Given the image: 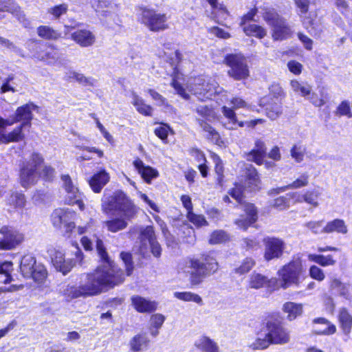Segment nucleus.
Here are the masks:
<instances>
[{
  "label": "nucleus",
  "mask_w": 352,
  "mask_h": 352,
  "mask_svg": "<svg viewBox=\"0 0 352 352\" xmlns=\"http://www.w3.org/2000/svg\"><path fill=\"white\" fill-rule=\"evenodd\" d=\"M96 250L100 258V265L94 272L87 274L80 286L67 285L63 289V294L67 300L96 296L105 288H112L123 283L124 274L109 257L101 239L96 240Z\"/></svg>",
  "instance_id": "1"
},
{
  "label": "nucleus",
  "mask_w": 352,
  "mask_h": 352,
  "mask_svg": "<svg viewBox=\"0 0 352 352\" xmlns=\"http://www.w3.org/2000/svg\"><path fill=\"white\" fill-rule=\"evenodd\" d=\"M177 269L179 274L189 276L190 283L197 285L206 276L215 273L219 269V264L215 258L210 256H206L202 260L186 258L178 263Z\"/></svg>",
  "instance_id": "2"
},
{
  "label": "nucleus",
  "mask_w": 352,
  "mask_h": 352,
  "mask_svg": "<svg viewBox=\"0 0 352 352\" xmlns=\"http://www.w3.org/2000/svg\"><path fill=\"white\" fill-rule=\"evenodd\" d=\"M54 172L52 167L43 164V158L40 154L34 153L21 170V184L27 188L36 184L39 177L50 180L53 178Z\"/></svg>",
  "instance_id": "3"
},
{
  "label": "nucleus",
  "mask_w": 352,
  "mask_h": 352,
  "mask_svg": "<svg viewBox=\"0 0 352 352\" xmlns=\"http://www.w3.org/2000/svg\"><path fill=\"white\" fill-rule=\"evenodd\" d=\"M102 210L106 214L118 212L127 218H133L137 213L136 206L122 191H116L109 196L105 195L102 199Z\"/></svg>",
  "instance_id": "4"
},
{
  "label": "nucleus",
  "mask_w": 352,
  "mask_h": 352,
  "mask_svg": "<svg viewBox=\"0 0 352 352\" xmlns=\"http://www.w3.org/2000/svg\"><path fill=\"white\" fill-rule=\"evenodd\" d=\"M305 272L300 258H297L291 261L278 270L277 274L279 278L277 279L278 284L275 283L274 289H286L292 285L298 286L300 283V277Z\"/></svg>",
  "instance_id": "5"
},
{
  "label": "nucleus",
  "mask_w": 352,
  "mask_h": 352,
  "mask_svg": "<svg viewBox=\"0 0 352 352\" xmlns=\"http://www.w3.org/2000/svg\"><path fill=\"white\" fill-rule=\"evenodd\" d=\"M186 86L188 91L201 101L212 100L215 96L226 93L214 80L203 77L190 78Z\"/></svg>",
  "instance_id": "6"
},
{
  "label": "nucleus",
  "mask_w": 352,
  "mask_h": 352,
  "mask_svg": "<svg viewBox=\"0 0 352 352\" xmlns=\"http://www.w3.org/2000/svg\"><path fill=\"white\" fill-rule=\"evenodd\" d=\"M229 194L239 204L240 208L245 213L236 219L234 223L239 228L246 230L257 221V210L254 204L243 201V192L240 186L236 185Z\"/></svg>",
  "instance_id": "7"
},
{
  "label": "nucleus",
  "mask_w": 352,
  "mask_h": 352,
  "mask_svg": "<svg viewBox=\"0 0 352 352\" xmlns=\"http://www.w3.org/2000/svg\"><path fill=\"white\" fill-rule=\"evenodd\" d=\"M196 112L203 118L198 119L197 121L202 130L206 133V138L218 146H224V142L221 138L219 133L204 120L212 122L216 120L217 116L214 109L207 105H199L197 107Z\"/></svg>",
  "instance_id": "8"
},
{
  "label": "nucleus",
  "mask_w": 352,
  "mask_h": 352,
  "mask_svg": "<svg viewBox=\"0 0 352 352\" xmlns=\"http://www.w3.org/2000/svg\"><path fill=\"white\" fill-rule=\"evenodd\" d=\"M263 19L272 28L274 40H284L292 36L293 30L291 26L273 9L267 10L263 13Z\"/></svg>",
  "instance_id": "9"
},
{
  "label": "nucleus",
  "mask_w": 352,
  "mask_h": 352,
  "mask_svg": "<svg viewBox=\"0 0 352 352\" xmlns=\"http://www.w3.org/2000/svg\"><path fill=\"white\" fill-rule=\"evenodd\" d=\"M139 21L152 32L164 31L168 28L166 14L157 12L154 9L141 8Z\"/></svg>",
  "instance_id": "10"
},
{
  "label": "nucleus",
  "mask_w": 352,
  "mask_h": 352,
  "mask_svg": "<svg viewBox=\"0 0 352 352\" xmlns=\"http://www.w3.org/2000/svg\"><path fill=\"white\" fill-rule=\"evenodd\" d=\"M136 248H138L139 253L143 256H146L149 252H151L155 257L160 256L162 248L159 243L156 241L152 226H146L141 228Z\"/></svg>",
  "instance_id": "11"
},
{
  "label": "nucleus",
  "mask_w": 352,
  "mask_h": 352,
  "mask_svg": "<svg viewBox=\"0 0 352 352\" xmlns=\"http://www.w3.org/2000/svg\"><path fill=\"white\" fill-rule=\"evenodd\" d=\"M20 271L25 278H32L38 283H42L47 277L45 266L36 263L35 258L31 255H25L22 258Z\"/></svg>",
  "instance_id": "12"
},
{
  "label": "nucleus",
  "mask_w": 352,
  "mask_h": 352,
  "mask_svg": "<svg viewBox=\"0 0 352 352\" xmlns=\"http://www.w3.org/2000/svg\"><path fill=\"white\" fill-rule=\"evenodd\" d=\"M225 63L230 67L228 71L229 76L234 80H244L250 76L246 59L243 54H228L225 58Z\"/></svg>",
  "instance_id": "13"
},
{
  "label": "nucleus",
  "mask_w": 352,
  "mask_h": 352,
  "mask_svg": "<svg viewBox=\"0 0 352 352\" xmlns=\"http://www.w3.org/2000/svg\"><path fill=\"white\" fill-rule=\"evenodd\" d=\"M63 186L65 191V202L69 205H77L80 210L85 208L82 201L83 195L79 191L77 184L72 179L69 175L61 177Z\"/></svg>",
  "instance_id": "14"
},
{
  "label": "nucleus",
  "mask_w": 352,
  "mask_h": 352,
  "mask_svg": "<svg viewBox=\"0 0 352 352\" xmlns=\"http://www.w3.org/2000/svg\"><path fill=\"white\" fill-rule=\"evenodd\" d=\"M76 213L68 208H57L51 214V221L56 228H64L67 233L75 228L74 220Z\"/></svg>",
  "instance_id": "15"
},
{
  "label": "nucleus",
  "mask_w": 352,
  "mask_h": 352,
  "mask_svg": "<svg viewBox=\"0 0 352 352\" xmlns=\"http://www.w3.org/2000/svg\"><path fill=\"white\" fill-rule=\"evenodd\" d=\"M0 234L3 238L0 240L1 250H10L14 249L20 245L23 239L24 236L17 230L4 226L0 228Z\"/></svg>",
  "instance_id": "16"
},
{
  "label": "nucleus",
  "mask_w": 352,
  "mask_h": 352,
  "mask_svg": "<svg viewBox=\"0 0 352 352\" xmlns=\"http://www.w3.org/2000/svg\"><path fill=\"white\" fill-rule=\"evenodd\" d=\"M265 330L272 344H285L290 340L288 330L278 322H267Z\"/></svg>",
  "instance_id": "17"
},
{
  "label": "nucleus",
  "mask_w": 352,
  "mask_h": 352,
  "mask_svg": "<svg viewBox=\"0 0 352 352\" xmlns=\"http://www.w3.org/2000/svg\"><path fill=\"white\" fill-rule=\"evenodd\" d=\"M265 251L263 257L265 261H270L273 259L280 258L285 249V243L280 239L275 237H267L263 241Z\"/></svg>",
  "instance_id": "18"
},
{
  "label": "nucleus",
  "mask_w": 352,
  "mask_h": 352,
  "mask_svg": "<svg viewBox=\"0 0 352 352\" xmlns=\"http://www.w3.org/2000/svg\"><path fill=\"white\" fill-rule=\"evenodd\" d=\"M12 124H13V122L0 116V144L18 142L23 140L24 134L22 132V126L16 127L9 133L6 132V127Z\"/></svg>",
  "instance_id": "19"
},
{
  "label": "nucleus",
  "mask_w": 352,
  "mask_h": 352,
  "mask_svg": "<svg viewBox=\"0 0 352 352\" xmlns=\"http://www.w3.org/2000/svg\"><path fill=\"white\" fill-rule=\"evenodd\" d=\"M266 154V147L265 143L261 140H256L254 148L245 154V157L248 161L253 162L258 165L264 164L267 168H272L275 164L272 162L264 160Z\"/></svg>",
  "instance_id": "20"
},
{
  "label": "nucleus",
  "mask_w": 352,
  "mask_h": 352,
  "mask_svg": "<svg viewBox=\"0 0 352 352\" xmlns=\"http://www.w3.org/2000/svg\"><path fill=\"white\" fill-rule=\"evenodd\" d=\"M48 253L54 266L57 270L63 274H66L71 271L74 263L72 259L65 258V254L63 251L56 248H50Z\"/></svg>",
  "instance_id": "21"
},
{
  "label": "nucleus",
  "mask_w": 352,
  "mask_h": 352,
  "mask_svg": "<svg viewBox=\"0 0 352 352\" xmlns=\"http://www.w3.org/2000/svg\"><path fill=\"white\" fill-rule=\"evenodd\" d=\"M260 105L265 107L267 116L272 120L277 119L283 111L282 102L278 98L265 96L261 100Z\"/></svg>",
  "instance_id": "22"
},
{
  "label": "nucleus",
  "mask_w": 352,
  "mask_h": 352,
  "mask_svg": "<svg viewBox=\"0 0 352 352\" xmlns=\"http://www.w3.org/2000/svg\"><path fill=\"white\" fill-rule=\"evenodd\" d=\"M72 39L82 47L92 46L96 42L95 34L87 29H79L71 35Z\"/></svg>",
  "instance_id": "23"
},
{
  "label": "nucleus",
  "mask_w": 352,
  "mask_h": 352,
  "mask_svg": "<svg viewBox=\"0 0 352 352\" xmlns=\"http://www.w3.org/2000/svg\"><path fill=\"white\" fill-rule=\"evenodd\" d=\"M36 107L32 103L26 104L19 107L16 111L13 120H10V122H13V124L18 122H23L20 125L22 126V128L26 124H30V121L32 119V112Z\"/></svg>",
  "instance_id": "24"
},
{
  "label": "nucleus",
  "mask_w": 352,
  "mask_h": 352,
  "mask_svg": "<svg viewBox=\"0 0 352 352\" xmlns=\"http://www.w3.org/2000/svg\"><path fill=\"white\" fill-rule=\"evenodd\" d=\"M275 283L278 284V281L276 278L268 279L266 276L258 274V273H253L250 275L248 286L252 289H260L265 286L274 289V286L276 285Z\"/></svg>",
  "instance_id": "25"
},
{
  "label": "nucleus",
  "mask_w": 352,
  "mask_h": 352,
  "mask_svg": "<svg viewBox=\"0 0 352 352\" xmlns=\"http://www.w3.org/2000/svg\"><path fill=\"white\" fill-rule=\"evenodd\" d=\"M133 164L142 178L148 184L151 183L153 179L157 177L159 175L158 171L156 169L149 166H145L140 158H136L133 161Z\"/></svg>",
  "instance_id": "26"
},
{
  "label": "nucleus",
  "mask_w": 352,
  "mask_h": 352,
  "mask_svg": "<svg viewBox=\"0 0 352 352\" xmlns=\"http://www.w3.org/2000/svg\"><path fill=\"white\" fill-rule=\"evenodd\" d=\"M131 303L134 309L140 313L152 312L157 308V304L155 301H151L138 295L131 297Z\"/></svg>",
  "instance_id": "27"
},
{
  "label": "nucleus",
  "mask_w": 352,
  "mask_h": 352,
  "mask_svg": "<svg viewBox=\"0 0 352 352\" xmlns=\"http://www.w3.org/2000/svg\"><path fill=\"white\" fill-rule=\"evenodd\" d=\"M132 218H127L122 214L103 222L104 226L111 232H117L124 230L128 226V221Z\"/></svg>",
  "instance_id": "28"
},
{
  "label": "nucleus",
  "mask_w": 352,
  "mask_h": 352,
  "mask_svg": "<svg viewBox=\"0 0 352 352\" xmlns=\"http://www.w3.org/2000/svg\"><path fill=\"white\" fill-rule=\"evenodd\" d=\"M110 177L105 170H101L94 174L89 180V185L94 192H100L102 188L108 183Z\"/></svg>",
  "instance_id": "29"
},
{
  "label": "nucleus",
  "mask_w": 352,
  "mask_h": 352,
  "mask_svg": "<svg viewBox=\"0 0 352 352\" xmlns=\"http://www.w3.org/2000/svg\"><path fill=\"white\" fill-rule=\"evenodd\" d=\"M221 112L228 122L223 124L224 126L229 130L236 129L237 126L243 127L245 126L243 122L238 121L236 113L232 108L223 106L221 108Z\"/></svg>",
  "instance_id": "30"
},
{
  "label": "nucleus",
  "mask_w": 352,
  "mask_h": 352,
  "mask_svg": "<svg viewBox=\"0 0 352 352\" xmlns=\"http://www.w3.org/2000/svg\"><path fill=\"white\" fill-rule=\"evenodd\" d=\"M314 322L316 324L314 331L317 334L331 335L336 331V326L324 318L315 319Z\"/></svg>",
  "instance_id": "31"
},
{
  "label": "nucleus",
  "mask_w": 352,
  "mask_h": 352,
  "mask_svg": "<svg viewBox=\"0 0 352 352\" xmlns=\"http://www.w3.org/2000/svg\"><path fill=\"white\" fill-rule=\"evenodd\" d=\"M91 5L96 12L104 16L117 8V5L112 0H91Z\"/></svg>",
  "instance_id": "32"
},
{
  "label": "nucleus",
  "mask_w": 352,
  "mask_h": 352,
  "mask_svg": "<svg viewBox=\"0 0 352 352\" xmlns=\"http://www.w3.org/2000/svg\"><path fill=\"white\" fill-rule=\"evenodd\" d=\"M131 103L136 110L145 116H151L153 109L151 106L145 103L144 100L135 93L132 94Z\"/></svg>",
  "instance_id": "33"
},
{
  "label": "nucleus",
  "mask_w": 352,
  "mask_h": 352,
  "mask_svg": "<svg viewBox=\"0 0 352 352\" xmlns=\"http://www.w3.org/2000/svg\"><path fill=\"white\" fill-rule=\"evenodd\" d=\"M289 84L293 92L298 96L306 98L311 93L312 87L306 82L292 80Z\"/></svg>",
  "instance_id": "34"
},
{
  "label": "nucleus",
  "mask_w": 352,
  "mask_h": 352,
  "mask_svg": "<svg viewBox=\"0 0 352 352\" xmlns=\"http://www.w3.org/2000/svg\"><path fill=\"white\" fill-rule=\"evenodd\" d=\"M259 184L260 179L256 168L249 166L246 172L245 188L250 190H255L259 188Z\"/></svg>",
  "instance_id": "35"
},
{
  "label": "nucleus",
  "mask_w": 352,
  "mask_h": 352,
  "mask_svg": "<svg viewBox=\"0 0 352 352\" xmlns=\"http://www.w3.org/2000/svg\"><path fill=\"white\" fill-rule=\"evenodd\" d=\"M337 232L345 234L348 232L347 226L344 220L336 219L329 221L324 226V233Z\"/></svg>",
  "instance_id": "36"
},
{
  "label": "nucleus",
  "mask_w": 352,
  "mask_h": 352,
  "mask_svg": "<svg viewBox=\"0 0 352 352\" xmlns=\"http://www.w3.org/2000/svg\"><path fill=\"white\" fill-rule=\"evenodd\" d=\"M330 289L336 291L338 294L346 299L351 297V288L349 284L342 283L338 278H332L329 285Z\"/></svg>",
  "instance_id": "37"
},
{
  "label": "nucleus",
  "mask_w": 352,
  "mask_h": 352,
  "mask_svg": "<svg viewBox=\"0 0 352 352\" xmlns=\"http://www.w3.org/2000/svg\"><path fill=\"white\" fill-rule=\"evenodd\" d=\"M195 345L203 352H219L217 344L206 336L200 337L195 341Z\"/></svg>",
  "instance_id": "38"
},
{
  "label": "nucleus",
  "mask_w": 352,
  "mask_h": 352,
  "mask_svg": "<svg viewBox=\"0 0 352 352\" xmlns=\"http://www.w3.org/2000/svg\"><path fill=\"white\" fill-rule=\"evenodd\" d=\"M341 328L346 336H349L352 328V316L345 309H340L338 315Z\"/></svg>",
  "instance_id": "39"
},
{
  "label": "nucleus",
  "mask_w": 352,
  "mask_h": 352,
  "mask_svg": "<svg viewBox=\"0 0 352 352\" xmlns=\"http://www.w3.org/2000/svg\"><path fill=\"white\" fill-rule=\"evenodd\" d=\"M309 184V175L307 174H302L300 177L294 181L292 184L278 188L276 189H273L272 191H274L275 193H280L285 192L287 189H296L307 186Z\"/></svg>",
  "instance_id": "40"
},
{
  "label": "nucleus",
  "mask_w": 352,
  "mask_h": 352,
  "mask_svg": "<svg viewBox=\"0 0 352 352\" xmlns=\"http://www.w3.org/2000/svg\"><path fill=\"white\" fill-rule=\"evenodd\" d=\"M148 342L149 340L146 336L138 334L131 340L130 349L133 352L142 351L147 348Z\"/></svg>",
  "instance_id": "41"
},
{
  "label": "nucleus",
  "mask_w": 352,
  "mask_h": 352,
  "mask_svg": "<svg viewBox=\"0 0 352 352\" xmlns=\"http://www.w3.org/2000/svg\"><path fill=\"white\" fill-rule=\"evenodd\" d=\"M321 195L322 189L318 187L307 190L304 192V202L314 208H317L320 204L319 199Z\"/></svg>",
  "instance_id": "42"
},
{
  "label": "nucleus",
  "mask_w": 352,
  "mask_h": 352,
  "mask_svg": "<svg viewBox=\"0 0 352 352\" xmlns=\"http://www.w3.org/2000/svg\"><path fill=\"white\" fill-rule=\"evenodd\" d=\"M283 311L285 313L287 314V318L292 320L297 316L301 315L302 312V304L293 302H287L283 305Z\"/></svg>",
  "instance_id": "43"
},
{
  "label": "nucleus",
  "mask_w": 352,
  "mask_h": 352,
  "mask_svg": "<svg viewBox=\"0 0 352 352\" xmlns=\"http://www.w3.org/2000/svg\"><path fill=\"white\" fill-rule=\"evenodd\" d=\"M38 35L45 40H57L61 36V34L47 25H41L37 28Z\"/></svg>",
  "instance_id": "44"
},
{
  "label": "nucleus",
  "mask_w": 352,
  "mask_h": 352,
  "mask_svg": "<svg viewBox=\"0 0 352 352\" xmlns=\"http://www.w3.org/2000/svg\"><path fill=\"white\" fill-rule=\"evenodd\" d=\"M173 295L176 298L184 302H192L199 305L204 304L202 298L197 294L191 292H175Z\"/></svg>",
  "instance_id": "45"
},
{
  "label": "nucleus",
  "mask_w": 352,
  "mask_h": 352,
  "mask_svg": "<svg viewBox=\"0 0 352 352\" xmlns=\"http://www.w3.org/2000/svg\"><path fill=\"white\" fill-rule=\"evenodd\" d=\"M270 344H272L265 331L263 334H258L256 338L249 344V346L253 350H263L267 349Z\"/></svg>",
  "instance_id": "46"
},
{
  "label": "nucleus",
  "mask_w": 352,
  "mask_h": 352,
  "mask_svg": "<svg viewBox=\"0 0 352 352\" xmlns=\"http://www.w3.org/2000/svg\"><path fill=\"white\" fill-rule=\"evenodd\" d=\"M243 31L248 36H255L258 38H263L267 34L265 29L254 23L244 25Z\"/></svg>",
  "instance_id": "47"
},
{
  "label": "nucleus",
  "mask_w": 352,
  "mask_h": 352,
  "mask_svg": "<svg viewBox=\"0 0 352 352\" xmlns=\"http://www.w3.org/2000/svg\"><path fill=\"white\" fill-rule=\"evenodd\" d=\"M308 259L322 267L331 266L336 263V260L333 259L331 255L324 256L321 254H309L308 255Z\"/></svg>",
  "instance_id": "48"
},
{
  "label": "nucleus",
  "mask_w": 352,
  "mask_h": 352,
  "mask_svg": "<svg viewBox=\"0 0 352 352\" xmlns=\"http://www.w3.org/2000/svg\"><path fill=\"white\" fill-rule=\"evenodd\" d=\"M25 202L24 195L18 192H12L8 199V204L14 209L23 208Z\"/></svg>",
  "instance_id": "49"
},
{
  "label": "nucleus",
  "mask_w": 352,
  "mask_h": 352,
  "mask_svg": "<svg viewBox=\"0 0 352 352\" xmlns=\"http://www.w3.org/2000/svg\"><path fill=\"white\" fill-rule=\"evenodd\" d=\"M34 56L36 58L48 64H54L58 58V53L56 50L50 48L49 50L42 54H37Z\"/></svg>",
  "instance_id": "50"
},
{
  "label": "nucleus",
  "mask_w": 352,
  "mask_h": 352,
  "mask_svg": "<svg viewBox=\"0 0 352 352\" xmlns=\"http://www.w3.org/2000/svg\"><path fill=\"white\" fill-rule=\"evenodd\" d=\"M164 320V316L160 314H153L151 316V333L153 336H156L158 334V329L162 326Z\"/></svg>",
  "instance_id": "51"
},
{
  "label": "nucleus",
  "mask_w": 352,
  "mask_h": 352,
  "mask_svg": "<svg viewBox=\"0 0 352 352\" xmlns=\"http://www.w3.org/2000/svg\"><path fill=\"white\" fill-rule=\"evenodd\" d=\"M67 77L70 79H73L78 82L80 84L82 85H91L93 86L94 84V80L91 78H87L85 76L82 74L70 71L67 73Z\"/></svg>",
  "instance_id": "52"
},
{
  "label": "nucleus",
  "mask_w": 352,
  "mask_h": 352,
  "mask_svg": "<svg viewBox=\"0 0 352 352\" xmlns=\"http://www.w3.org/2000/svg\"><path fill=\"white\" fill-rule=\"evenodd\" d=\"M255 264L256 262L252 258H245L243 260L239 267L235 268L234 272L240 275L246 274L254 267Z\"/></svg>",
  "instance_id": "53"
},
{
  "label": "nucleus",
  "mask_w": 352,
  "mask_h": 352,
  "mask_svg": "<svg viewBox=\"0 0 352 352\" xmlns=\"http://www.w3.org/2000/svg\"><path fill=\"white\" fill-rule=\"evenodd\" d=\"M212 18L218 21L220 19H226L228 15V11L226 6L221 3H217L212 8Z\"/></svg>",
  "instance_id": "54"
},
{
  "label": "nucleus",
  "mask_w": 352,
  "mask_h": 352,
  "mask_svg": "<svg viewBox=\"0 0 352 352\" xmlns=\"http://www.w3.org/2000/svg\"><path fill=\"white\" fill-rule=\"evenodd\" d=\"M305 152L306 148L304 146L295 144L291 148L290 154L296 162L300 163L303 161Z\"/></svg>",
  "instance_id": "55"
},
{
  "label": "nucleus",
  "mask_w": 352,
  "mask_h": 352,
  "mask_svg": "<svg viewBox=\"0 0 352 352\" xmlns=\"http://www.w3.org/2000/svg\"><path fill=\"white\" fill-rule=\"evenodd\" d=\"M68 10V4L64 3L49 8L47 12L52 15L54 19H58L61 16L66 14Z\"/></svg>",
  "instance_id": "56"
},
{
  "label": "nucleus",
  "mask_w": 352,
  "mask_h": 352,
  "mask_svg": "<svg viewBox=\"0 0 352 352\" xmlns=\"http://www.w3.org/2000/svg\"><path fill=\"white\" fill-rule=\"evenodd\" d=\"M179 75L175 74L173 78L171 86L175 89L178 95L184 99L188 100L189 99V94L186 92L183 85L179 82Z\"/></svg>",
  "instance_id": "57"
},
{
  "label": "nucleus",
  "mask_w": 352,
  "mask_h": 352,
  "mask_svg": "<svg viewBox=\"0 0 352 352\" xmlns=\"http://www.w3.org/2000/svg\"><path fill=\"white\" fill-rule=\"evenodd\" d=\"M228 240V235L223 230H217L212 233L209 242L210 244H219Z\"/></svg>",
  "instance_id": "58"
},
{
  "label": "nucleus",
  "mask_w": 352,
  "mask_h": 352,
  "mask_svg": "<svg viewBox=\"0 0 352 352\" xmlns=\"http://www.w3.org/2000/svg\"><path fill=\"white\" fill-rule=\"evenodd\" d=\"M323 223V221H311L305 223L304 226L314 234H322L324 233Z\"/></svg>",
  "instance_id": "59"
},
{
  "label": "nucleus",
  "mask_w": 352,
  "mask_h": 352,
  "mask_svg": "<svg viewBox=\"0 0 352 352\" xmlns=\"http://www.w3.org/2000/svg\"><path fill=\"white\" fill-rule=\"evenodd\" d=\"M324 88L320 89V96H318L317 94L316 93H311L309 96L306 97L311 104H313L315 107H322L325 104V100L324 98V94H323Z\"/></svg>",
  "instance_id": "60"
},
{
  "label": "nucleus",
  "mask_w": 352,
  "mask_h": 352,
  "mask_svg": "<svg viewBox=\"0 0 352 352\" xmlns=\"http://www.w3.org/2000/svg\"><path fill=\"white\" fill-rule=\"evenodd\" d=\"M187 219L197 227H201L208 224L203 215L196 214L193 213V212H187Z\"/></svg>",
  "instance_id": "61"
},
{
  "label": "nucleus",
  "mask_w": 352,
  "mask_h": 352,
  "mask_svg": "<svg viewBox=\"0 0 352 352\" xmlns=\"http://www.w3.org/2000/svg\"><path fill=\"white\" fill-rule=\"evenodd\" d=\"M212 158L213 160L214 163L215 164V172L218 175V178H217L218 183L220 185H222V177H223V166L221 160L217 155H216L214 153H213L212 155Z\"/></svg>",
  "instance_id": "62"
},
{
  "label": "nucleus",
  "mask_w": 352,
  "mask_h": 352,
  "mask_svg": "<svg viewBox=\"0 0 352 352\" xmlns=\"http://www.w3.org/2000/svg\"><path fill=\"white\" fill-rule=\"evenodd\" d=\"M208 32L211 35H213L219 38L228 39L231 37V35L229 32L217 26L208 28Z\"/></svg>",
  "instance_id": "63"
},
{
  "label": "nucleus",
  "mask_w": 352,
  "mask_h": 352,
  "mask_svg": "<svg viewBox=\"0 0 352 352\" xmlns=\"http://www.w3.org/2000/svg\"><path fill=\"white\" fill-rule=\"evenodd\" d=\"M146 91L152 98V99L155 101V104L157 105L166 107L168 106L167 100L157 91L152 89H148Z\"/></svg>",
  "instance_id": "64"
}]
</instances>
